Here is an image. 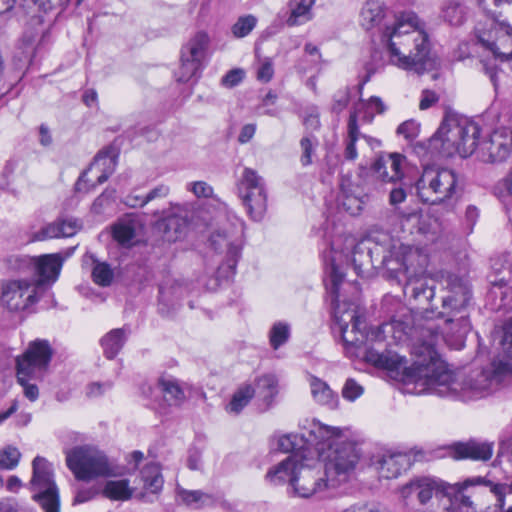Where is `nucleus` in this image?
<instances>
[{
  "label": "nucleus",
  "mask_w": 512,
  "mask_h": 512,
  "mask_svg": "<svg viewBox=\"0 0 512 512\" xmlns=\"http://www.w3.org/2000/svg\"><path fill=\"white\" fill-rule=\"evenodd\" d=\"M427 329L431 332V340L414 348L413 364L406 370L407 382L422 385L426 391L440 397L468 402L491 395L512 375V364L497 358L488 368L470 374L462 382L456 381L435 349L438 338L436 325L430 323Z\"/></svg>",
  "instance_id": "obj_1"
},
{
  "label": "nucleus",
  "mask_w": 512,
  "mask_h": 512,
  "mask_svg": "<svg viewBox=\"0 0 512 512\" xmlns=\"http://www.w3.org/2000/svg\"><path fill=\"white\" fill-rule=\"evenodd\" d=\"M360 24L367 31L378 29L380 42L393 65L418 74L427 70L429 36L425 23L416 13L404 11L388 20L381 0H368L361 10Z\"/></svg>",
  "instance_id": "obj_2"
},
{
  "label": "nucleus",
  "mask_w": 512,
  "mask_h": 512,
  "mask_svg": "<svg viewBox=\"0 0 512 512\" xmlns=\"http://www.w3.org/2000/svg\"><path fill=\"white\" fill-rule=\"evenodd\" d=\"M472 310V291L469 282L459 276L449 275L446 280L441 310L435 314L433 310H425L416 323L417 340L413 344L412 353L416 346L431 340V332L427 329L430 323L437 327L438 338L448 346L460 350L464 347L465 339L471 331L470 312Z\"/></svg>",
  "instance_id": "obj_3"
},
{
  "label": "nucleus",
  "mask_w": 512,
  "mask_h": 512,
  "mask_svg": "<svg viewBox=\"0 0 512 512\" xmlns=\"http://www.w3.org/2000/svg\"><path fill=\"white\" fill-rule=\"evenodd\" d=\"M327 273L328 278L325 280V285L332 297L333 329L339 331L347 352L356 356L362 355L368 363L385 369L394 374L395 377L407 382L408 375H406V370L410 366H407L405 357L390 350L379 352L374 348L365 347L368 333L366 332L364 319L357 315L354 309L341 305L339 300V286L344 279V274L340 268L332 262L327 268Z\"/></svg>",
  "instance_id": "obj_4"
},
{
  "label": "nucleus",
  "mask_w": 512,
  "mask_h": 512,
  "mask_svg": "<svg viewBox=\"0 0 512 512\" xmlns=\"http://www.w3.org/2000/svg\"><path fill=\"white\" fill-rule=\"evenodd\" d=\"M480 126L468 118H445L437 132L429 140V147L437 150L443 157L459 155L469 157L480 145Z\"/></svg>",
  "instance_id": "obj_5"
},
{
  "label": "nucleus",
  "mask_w": 512,
  "mask_h": 512,
  "mask_svg": "<svg viewBox=\"0 0 512 512\" xmlns=\"http://www.w3.org/2000/svg\"><path fill=\"white\" fill-rule=\"evenodd\" d=\"M457 485L431 476H419L411 479L400 489V495L407 505L418 507L416 512H450L452 495L458 492Z\"/></svg>",
  "instance_id": "obj_6"
},
{
  "label": "nucleus",
  "mask_w": 512,
  "mask_h": 512,
  "mask_svg": "<svg viewBox=\"0 0 512 512\" xmlns=\"http://www.w3.org/2000/svg\"><path fill=\"white\" fill-rule=\"evenodd\" d=\"M390 260L383 255L380 265L386 266L396 273L400 283H403V292L406 297L420 303H429L435 296V281L425 276V258L416 250L406 253L398 268L389 266Z\"/></svg>",
  "instance_id": "obj_7"
},
{
  "label": "nucleus",
  "mask_w": 512,
  "mask_h": 512,
  "mask_svg": "<svg viewBox=\"0 0 512 512\" xmlns=\"http://www.w3.org/2000/svg\"><path fill=\"white\" fill-rule=\"evenodd\" d=\"M52 348L48 341L37 339L29 343L24 354L17 358V379L23 393L30 401L39 396V389L32 381H41L52 358Z\"/></svg>",
  "instance_id": "obj_8"
},
{
  "label": "nucleus",
  "mask_w": 512,
  "mask_h": 512,
  "mask_svg": "<svg viewBox=\"0 0 512 512\" xmlns=\"http://www.w3.org/2000/svg\"><path fill=\"white\" fill-rule=\"evenodd\" d=\"M459 189V177L454 170L424 167L416 181V192L423 203L436 205L452 199Z\"/></svg>",
  "instance_id": "obj_9"
},
{
  "label": "nucleus",
  "mask_w": 512,
  "mask_h": 512,
  "mask_svg": "<svg viewBox=\"0 0 512 512\" xmlns=\"http://www.w3.org/2000/svg\"><path fill=\"white\" fill-rule=\"evenodd\" d=\"M512 28L500 21L495 13L487 15V20L479 21L475 26L477 43L492 53L495 60H512Z\"/></svg>",
  "instance_id": "obj_10"
},
{
  "label": "nucleus",
  "mask_w": 512,
  "mask_h": 512,
  "mask_svg": "<svg viewBox=\"0 0 512 512\" xmlns=\"http://www.w3.org/2000/svg\"><path fill=\"white\" fill-rule=\"evenodd\" d=\"M66 464L75 478L90 481L98 477L114 476V467L106 455L92 446H77L67 450Z\"/></svg>",
  "instance_id": "obj_11"
},
{
  "label": "nucleus",
  "mask_w": 512,
  "mask_h": 512,
  "mask_svg": "<svg viewBox=\"0 0 512 512\" xmlns=\"http://www.w3.org/2000/svg\"><path fill=\"white\" fill-rule=\"evenodd\" d=\"M32 469L30 487L33 492V500L38 502L45 512H59V493L51 463L45 458L37 456L32 462Z\"/></svg>",
  "instance_id": "obj_12"
},
{
  "label": "nucleus",
  "mask_w": 512,
  "mask_h": 512,
  "mask_svg": "<svg viewBox=\"0 0 512 512\" xmlns=\"http://www.w3.org/2000/svg\"><path fill=\"white\" fill-rule=\"evenodd\" d=\"M39 283L28 279H10L0 283V306L10 312L31 311L39 301Z\"/></svg>",
  "instance_id": "obj_13"
},
{
  "label": "nucleus",
  "mask_w": 512,
  "mask_h": 512,
  "mask_svg": "<svg viewBox=\"0 0 512 512\" xmlns=\"http://www.w3.org/2000/svg\"><path fill=\"white\" fill-rule=\"evenodd\" d=\"M320 458L324 462V475L329 479V484L337 488L348 481L359 461V454L356 447L346 441Z\"/></svg>",
  "instance_id": "obj_14"
},
{
  "label": "nucleus",
  "mask_w": 512,
  "mask_h": 512,
  "mask_svg": "<svg viewBox=\"0 0 512 512\" xmlns=\"http://www.w3.org/2000/svg\"><path fill=\"white\" fill-rule=\"evenodd\" d=\"M303 432L306 434V447L308 454L315 450L319 457L332 451L335 447L345 443L343 431L337 427L324 425L321 422L305 420L302 425Z\"/></svg>",
  "instance_id": "obj_15"
},
{
  "label": "nucleus",
  "mask_w": 512,
  "mask_h": 512,
  "mask_svg": "<svg viewBox=\"0 0 512 512\" xmlns=\"http://www.w3.org/2000/svg\"><path fill=\"white\" fill-rule=\"evenodd\" d=\"M422 453L402 452L394 449L383 448L371 458V465L385 479H394L406 472Z\"/></svg>",
  "instance_id": "obj_16"
},
{
  "label": "nucleus",
  "mask_w": 512,
  "mask_h": 512,
  "mask_svg": "<svg viewBox=\"0 0 512 512\" xmlns=\"http://www.w3.org/2000/svg\"><path fill=\"white\" fill-rule=\"evenodd\" d=\"M512 152V130L507 127L495 129L488 139L481 141L476 158L483 163H501Z\"/></svg>",
  "instance_id": "obj_17"
},
{
  "label": "nucleus",
  "mask_w": 512,
  "mask_h": 512,
  "mask_svg": "<svg viewBox=\"0 0 512 512\" xmlns=\"http://www.w3.org/2000/svg\"><path fill=\"white\" fill-rule=\"evenodd\" d=\"M293 491L302 498H309L329 489H335L329 484V479L320 470L310 467L302 460L296 478L293 479Z\"/></svg>",
  "instance_id": "obj_18"
},
{
  "label": "nucleus",
  "mask_w": 512,
  "mask_h": 512,
  "mask_svg": "<svg viewBox=\"0 0 512 512\" xmlns=\"http://www.w3.org/2000/svg\"><path fill=\"white\" fill-rule=\"evenodd\" d=\"M115 168L116 160L114 156L107 152L98 153L90 167L78 179L75 186L76 190L78 192H89L97 184L104 183L115 171Z\"/></svg>",
  "instance_id": "obj_19"
},
{
  "label": "nucleus",
  "mask_w": 512,
  "mask_h": 512,
  "mask_svg": "<svg viewBox=\"0 0 512 512\" xmlns=\"http://www.w3.org/2000/svg\"><path fill=\"white\" fill-rule=\"evenodd\" d=\"M493 443L475 439L466 442H457L451 445V455L454 459H471L487 461L493 454Z\"/></svg>",
  "instance_id": "obj_20"
},
{
  "label": "nucleus",
  "mask_w": 512,
  "mask_h": 512,
  "mask_svg": "<svg viewBox=\"0 0 512 512\" xmlns=\"http://www.w3.org/2000/svg\"><path fill=\"white\" fill-rule=\"evenodd\" d=\"M364 199V190L360 185L351 182L349 179L341 181L337 202L344 211L350 215L359 214L365 204Z\"/></svg>",
  "instance_id": "obj_21"
},
{
  "label": "nucleus",
  "mask_w": 512,
  "mask_h": 512,
  "mask_svg": "<svg viewBox=\"0 0 512 512\" xmlns=\"http://www.w3.org/2000/svg\"><path fill=\"white\" fill-rule=\"evenodd\" d=\"M62 263L63 258L59 253L34 257L33 271L37 274L38 279L31 281L39 283V290L41 291L44 283H53L57 280L62 268Z\"/></svg>",
  "instance_id": "obj_22"
},
{
  "label": "nucleus",
  "mask_w": 512,
  "mask_h": 512,
  "mask_svg": "<svg viewBox=\"0 0 512 512\" xmlns=\"http://www.w3.org/2000/svg\"><path fill=\"white\" fill-rule=\"evenodd\" d=\"M403 156L398 153L381 156L375 160L372 170L376 177L383 182H395L402 178L401 169Z\"/></svg>",
  "instance_id": "obj_23"
},
{
  "label": "nucleus",
  "mask_w": 512,
  "mask_h": 512,
  "mask_svg": "<svg viewBox=\"0 0 512 512\" xmlns=\"http://www.w3.org/2000/svg\"><path fill=\"white\" fill-rule=\"evenodd\" d=\"M301 463L302 459H298L297 454L290 455L268 471L266 480L275 485L289 482L293 487V479L296 478Z\"/></svg>",
  "instance_id": "obj_24"
},
{
  "label": "nucleus",
  "mask_w": 512,
  "mask_h": 512,
  "mask_svg": "<svg viewBox=\"0 0 512 512\" xmlns=\"http://www.w3.org/2000/svg\"><path fill=\"white\" fill-rule=\"evenodd\" d=\"M279 382L275 375L267 374L258 378V412H266L276 404Z\"/></svg>",
  "instance_id": "obj_25"
},
{
  "label": "nucleus",
  "mask_w": 512,
  "mask_h": 512,
  "mask_svg": "<svg viewBox=\"0 0 512 512\" xmlns=\"http://www.w3.org/2000/svg\"><path fill=\"white\" fill-rule=\"evenodd\" d=\"M276 448L284 453H292L291 455L298 456V459L307 460L308 451L306 447V434L288 433L272 438V443Z\"/></svg>",
  "instance_id": "obj_26"
},
{
  "label": "nucleus",
  "mask_w": 512,
  "mask_h": 512,
  "mask_svg": "<svg viewBox=\"0 0 512 512\" xmlns=\"http://www.w3.org/2000/svg\"><path fill=\"white\" fill-rule=\"evenodd\" d=\"M142 230L141 222L132 216L120 219L112 228L115 241L123 246H131L135 243L137 235Z\"/></svg>",
  "instance_id": "obj_27"
},
{
  "label": "nucleus",
  "mask_w": 512,
  "mask_h": 512,
  "mask_svg": "<svg viewBox=\"0 0 512 512\" xmlns=\"http://www.w3.org/2000/svg\"><path fill=\"white\" fill-rule=\"evenodd\" d=\"M308 382L312 398L316 403L327 406L330 409L338 407V394L335 393L324 380L314 375H309Z\"/></svg>",
  "instance_id": "obj_28"
},
{
  "label": "nucleus",
  "mask_w": 512,
  "mask_h": 512,
  "mask_svg": "<svg viewBox=\"0 0 512 512\" xmlns=\"http://www.w3.org/2000/svg\"><path fill=\"white\" fill-rule=\"evenodd\" d=\"M187 226L186 216L178 213H172L158 222V229L168 242H175L184 237Z\"/></svg>",
  "instance_id": "obj_29"
},
{
  "label": "nucleus",
  "mask_w": 512,
  "mask_h": 512,
  "mask_svg": "<svg viewBox=\"0 0 512 512\" xmlns=\"http://www.w3.org/2000/svg\"><path fill=\"white\" fill-rule=\"evenodd\" d=\"M78 229L76 220H59L44 226L34 236V241H44L58 237H71Z\"/></svg>",
  "instance_id": "obj_30"
},
{
  "label": "nucleus",
  "mask_w": 512,
  "mask_h": 512,
  "mask_svg": "<svg viewBox=\"0 0 512 512\" xmlns=\"http://www.w3.org/2000/svg\"><path fill=\"white\" fill-rule=\"evenodd\" d=\"M385 109L383 101L379 97L373 96L368 101L360 99L354 105L350 117L356 116V124H358V121L371 123L375 115L383 113Z\"/></svg>",
  "instance_id": "obj_31"
},
{
  "label": "nucleus",
  "mask_w": 512,
  "mask_h": 512,
  "mask_svg": "<svg viewBox=\"0 0 512 512\" xmlns=\"http://www.w3.org/2000/svg\"><path fill=\"white\" fill-rule=\"evenodd\" d=\"M210 43L206 32L199 31L193 35L181 49V55L202 63Z\"/></svg>",
  "instance_id": "obj_32"
},
{
  "label": "nucleus",
  "mask_w": 512,
  "mask_h": 512,
  "mask_svg": "<svg viewBox=\"0 0 512 512\" xmlns=\"http://www.w3.org/2000/svg\"><path fill=\"white\" fill-rule=\"evenodd\" d=\"M315 0H290L288 2L289 16L286 20L288 26H297L310 21L313 17L312 7Z\"/></svg>",
  "instance_id": "obj_33"
},
{
  "label": "nucleus",
  "mask_w": 512,
  "mask_h": 512,
  "mask_svg": "<svg viewBox=\"0 0 512 512\" xmlns=\"http://www.w3.org/2000/svg\"><path fill=\"white\" fill-rule=\"evenodd\" d=\"M256 187V174L250 168H245L240 178L237 188L239 197L242 200L244 207L247 212L253 215L252 197L254 195V189Z\"/></svg>",
  "instance_id": "obj_34"
},
{
  "label": "nucleus",
  "mask_w": 512,
  "mask_h": 512,
  "mask_svg": "<svg viewBox=\"0 0 512 512\" xmlns=\"http://www.w3.org/2000/svg\"><path fill=\"white\" fill-rule=\"evenodd\" d=\"M497 264V261H494V263L492 264V268L496 274L502 273L503 276H501L500 278H495L494 280L491 281V283L493 284L494 287H499L501 289V304L499 307L504 310H512V287L507 286V283L511 277V265L508 263L504 267V270L500 271L496 267Z\"/></svg>",
  "instance_id": "obj_35"
},
{
  "label": "nucleus",
  "mask_w": 512,
  "mask_h": 512,
  "mask_svg": "<svg viewBox=\"0 0 512 512\" xmlns=\"http://www.w3.org/2000/svg\"><path fill=\"white\" fill-rule=\"evenodd\" d=\"M407 328L408 325L404 322L392 319L390 322L383 323L377 327L376 331L372 332V336H374L376 341H384L391 334L395 341H400L407 334Z\"/></svg>",
  "instance_id": "obj_36"
},
{
  "label": "nucleus",
  "mask_w": 512,
  "mask_h": 512,
  "mask_svg": "<svg viewBox=\"0 0 512 512\" xmlns=\"http://www.w3.org/2000/svg\"><path fill=\"white\" fill-rule=\"evenodd\" d=\"M255 394L251 384L240 386L232 396L231 401L226 405V411L229 414L237 415L250 402Z\"/></svg>",
  "instance_id": "obj_37"
},
{
  "label": "nucleus",
  "mask_w": 512,
  "mask_h": 512,
  "mask_svg": "<svg viewBox=\"0 0 512 512\" xmlns=\"http://www.w3.org/2000/svg\"><path fill=\"white\" fill-rule=\"evenodd\" d=\"M141 479L143 487L152 493H157L162 489L163 478L157 463L152 462L145 465L141 470Z\"/></svg>",
  "instance_id": "obj_38"
},
{
  "label": "nucleus",
  "mask_w": 512,
  "mask_h": 512,
  "mask_svg": "<svg viewBox=\"0 0 512 512\" xmlns=\"http://www.w3.org/2000/svg\"><path fill=\"white\" fill-rule=\"evenodd\" d=\"M466 7L455 0H449L441 9L442 18L450 25L459 26L466 20Z\"/></svg>",
  "instance_id": "obj_39"
},
{
  "label": "nucleus",
  "mask_w": 512,
  "mask_h": 512,
  "mask_svg": "<svg viewBox=\"0 0 512 512\" xmlns=\"http://www.w3.org/2000/svg\"><path fill=\"white\" fill-rule=\"evenodd\" d=\"M126 339L124 329H114L107 333L101 340L104 353L107 358H114L122 348Z\"/></svg>",
  "instance_id": "obj_40"
},
{
  "label": "nucleus",
  "mask_w": 512,
  "mask_h": 512,
  "mask_svg": "<svg viewBox=\"0 0 512 512\" xmlns=\"http://www.w3.org/2000/svg\"><path fill=\"white\" fill-rule=\"evenodd\" d=\"M362 137L366 140H370L366 135H362L359 131L358 124H356V116L349 117L348 121V140L344 151V158L348 161H354L357 156L356 142Z\"/></svg>",
  "instance_id": "obj_41"
},
{
  "label": "nucleus",
  "mask_w": 512,
  "mask_h": 512,
  "mask_svg": "<svg viewBox=\"0 0 512 512\" xmlns=\"http://www.w3.org/2000/svg\"><path fill=\"white\" fill-rule=\"evenodd\" d=\"M105 497L112 500H127L132 495L127 480L108 481L103 489Z\"/></svg>",
  "instance_id": "obj_42"
},
{
  "label": "nucleus",
  "mask_w": 512,
  "mask_h": 512,
  "mask_svg": "<svg viewBox=\"0 0 512 512\" xmlns=\"http://www.w3.org/2000/svg\"><path fill=\"white\" fill-rule=\"evenodd\" d=\"M369 244H371L369 241L367 243L361 242L357 245H355L353 249V257H352V264L353 268L357 275H361L362 273V266L364 265V261L362 259H358L356 256L357 254H363L364 251H366V258H368V261L371 265H375V260L373 259V254L379 253V250L382 249L381 246H378L374 244V247H371Z\"/></svg>",
  "instance_id": "obj_43"
},
{
  "label": "nucleus",
  "mask_w": 512,
  "mask_h": 512,
  "mask_svg": "<svg viewBox=\"0 0 512 512\" xmlns=\"http://www.w3.org/2000/svg\"><path fill=\"white\" fill-rule=\"evenodd\" d=\"M158 386L172 404H179L185 399L184 391L175 379H160Z\"/></svg>",
  "instance_id": "obj_44"
},
{
  "label": "nucleus",
  "mask_w": 512,
  "mask_h": 512,
  "mask_svg": "<svg viewBox=\"0 0 512 512\" xmlns=\"http://www.w3.org/2000/svg\"><path fill=\"white\" fill-rule=\"evenodd\" d=\"M202 63L185 56L180 57V65L175 71V77L178 82H188L200 71Z\"/></svg>",
  "instance_id": "obj_45"
},
{
  "label": "nucleus",
  "mask_w": 512,
  "mask_h": 512,
  "mask_svg": "<svg viewBox=\"0 0 512 512\" xmlns=\"http://www.w3.org/2000/svg\"><path fill=\"white\" fill-rule=\"evenodd\" d=\"M202 63L185 56L180 57V65L175 71V77L178 82H188L200 71Z\"/></svg>",
  "instance_id": "obj_46"
},
{
  "label": "nucleus",
  "mask_w": 512,
  "mask_h": 512,
  "mask_svg": "<svg viewBox=\"0 0 512 512\" xmlns=\"http://www.w3.org/2000/svg\"><path fill=\"white\" fill-rule=\"evenodd\" d=\"M290 338V326L285 322H276L270 329L269 342L274 350L284 345Z\"/></svg>",
  "instance_id": "obj_47"
},
{
  "label": "nucleus",
  "mask_w": 512,
  "mask_h": 512,
  "mask_svg": "<svg viewBox=\"0 0 512 512\" xmlns=\"http://www.w3.org/2000/svg\"><path fill=\"white\" fill-rule=\"evenodd\" d=\"M178 496L184 503L194 507H200L212 502V497L200 490L180 489Z\"/></svg>",
  "instance_id": "obj_48"
},
{
  "label": "nucleus",
  "mask_w": 512,
  "mask_h": 512,
  "mask_svg": "<svg viewBox=\"0 0 512 512\" xmlns=\"http://www.w3.org/2000/svg\"><path fill=\"white\" fill-rule=\"evenodd\" d=\"M7 267L16 272H27L33 270L34 257L28 255L14 254L6 259Z\"/></svg>",
  "instance_id": "obj_49"
},
{
  "label": "nucleus",
  "mask_w": 512,
  "mask_h": 512,
  "mask_svg": "<svg viewBox=\"0 0 512 512\" xmlns=\"http://www.w3.org/2000/svg\"><path fill=\"white\" fill-rule=\"evenodd\" d=\"M300 146L302 150L300 157L301 164L303 166L312 164V156L314 155L315 149L318 146L317 138L313 135L305 136L301 139Z\"/></svg>",
  "instance_id": "obj_50"
},
{
  "label": "nucleus",
  "mask_w": 512,
  "mask_h": 512,
  "mask_svg": "<svg viewBox=\"0 0 512 512\" xmlns=\"http://www.w3.org/2000/svg\"><path fill=\"white\" fill-rule=\"evenodd\" d=\"M92 277L96 284L100 286H108L112 282L113 271L108 264L97 263L93 268Z\"/></svg>",
  "instance_id": "obj_51"
},
{
  "label": "nucleus",
  "mask_w": 512,
  "mask_h": 512,
  "mask_svg": "<svg viewBox=\"0 0 512 512\" xmlns=\"http://www.w3.org/2000/svg\"><path fill=\"white\" fill-rule=\"evenodd\" d=\"M21 453L15 447L8 446L0 450V468L13 469L17 466Z\"/></svg>",
  "instance_id": "obj_52"
},
{
  "label": "nucleus",
  "mask_w": 512,
  "mask_h": 512,
  "mask_svg": "<svg viewBox=\"0 0 512 512\" xmlns=\"http://www.w3.org/2000/svg\"><path fill=\"white\" fill-rule=\"evenodd\" d=\"M255 26V18L253 16L240 17L232 26V33L237 38L247 36Z\"/></svg>",
  "instance_id": "obj_53"
},
{
  "label": "nucleus",
  "mask_w": 512,
  "mask_h": 512,
  "mask_svg": "<svg viewBox=\"0 0 512 512\" xmlns=\"http://www.w3.org/2000/svg\"><path fill=\"white\" fill-rule=\"evenodd\" d=\"M364 393V388L353 378H348L342 388L344 399L353 402Z\"/></svg>",
  "instance_id": "obj_54"
},
{
  "label": "nucleus",
  "mask_w": 512,
  "mask_h": 512,
  "mask_svg": "<svg viewBox=\"0 0 512 512\" xmlns=\"http://www.w3.org/2000/svg\"><path fill=\"white\" fill-rule=\"evenodd\" d=\"M420 131V124L415 120H407L400 124L397 128V134L403 136L407 140L415 139Z\"/></svg>",
  "instance_id": "obj_55"
},
{
  "label": "nucleus",
  "mask_w": 512,
  "mask_h": 512,
  "mask_svg": "<svg viewBox=\"0 0 512 512\" xmlns=\"http://www.w3.org/2000/svg\"><path fill=\"white\" fill-rule=\"evenodd\" d=\"M277 100V94L273 91H268L263 97L260 104H258V110L263 109V113L274 116L279 113V109L275 106Z\"/></svg>",
  "instance_id": "obj_56"
},
{
  "label": "nucleus",
  "mask_w": 512,
  "mask_h": 512,
  "mask_svg": "<svg viewBox=\"0 0 512 512\" xmlns=\"http://www.w3.org/2000/svg\"><path fill=\"white\" fill-rule=\"evenodd\" d=\"M187 190L191 191L197 198H209L213 196V188L205 181H195L187 185Z\"/></svg>",
  "instance_id": "obj_57"
},
{
  "label": "nucleus",
  "mask_w": 512,
  "mask_h": 512,
  "mask_svg": "<svg viewBox=\"0 0 512 512\" xmlns=\"http://www.w3.org/2000/svg\"><path fill=\"white\" fill-rule=\"evenodd\" d=\"M485 486L490 487L491 492L496 496V506L503 509L505 506V496L509 492V485L493 483L492 481H485Z\"/></svg>",
  "instance_id": "obj_58"
},
{
  "label": "nucleus",
  "mask_w": 512,
  "mask_h": 512,
  "mask_svg": "<svg viewBox=\"0 0 512 512\" xmlns=\"http://www.w3.org/2000/svg\"><path fill=\"white\" fill-rule=\"evenodd\" d=\"M350 96L351 89L349 87H346L345 89L338 91L334 96V102L332 106L333 111L337 113L343 111L349 103Z\"/></svg>",
  "instance_id": "obj_59"
},
{
  "label": "nucleus",
  "mask_w": 512,
  "mask_h": 512,
  "mask_svg": "<svg viewBox=\"0 0 512 512\" xmlns=\"http://www.w3.org/2000/svg\"><path fill=\"white\" fill-rule=\"evenodd\" d=\"M211 245L214 247L215 250L220 249L223 245L228 247V253L235 257L239 253V248L235 245H232L227 242L225 235H222L220 233L213 234L210 238Z\"/></svg>",
  "instance_id": "obj_60"
},
{
  "label": "nucleus",
  "mask_w": 512,
  "mask_h": 512,
  "mask_svg": "<svg viewBox=\"0 0 512 512\" xmlns=\"http://www.w3.org/2000/svg\"><path fill=\"white\" fill-rule=\"evenodd\" d=\"M244 71L242 69H232L222 78L221 83L227 88H232L238 85L244 78Z\"/></svg>",
  "instance_id": "obj_61"
},
{
  "label": "nucleus",
  "mask_w": 512,
  "mask_h": 512,
  "mask_svg": "<svg viewBox=\"0 0 512 512\" xmlns=\"http://www.w3.org/2000/svg\"><path fill=\"white\" fill-rule=\"evenodd\" d=\"M274 75V65L270 58H265L258 66V80L269 82Z\"/></svg>",
  "instance_id": "obj_62"
},
{
  "label": "nucleus",
  "mask_w": 512,
  "mask_h": 512,
  "mask_svg": "<svg viewBox=\"0 0 512 512\" xmlns=\"http://www.w3.org/2000/svg\"><path fill=\"white\" fill-rule=\"evenodd\" d=\"M169 191L170 189L167 185H158L157 187L152 189L143 199H141L139 205L144 206L151 200L166 197L169 194Z\"/></svg>",
  "instance_id": "obj_63"
},
{
  "label": "nucleus",
  "mask_w": 512,
  "mask_h": 512,
  "mask_svg": "<svg viewBox=\"0 0 512 512\" xmlns=\"http://www.w3.org/2000/svg\"><path fill=\"white\" fill-rule=\"evenodd\" d=\"M502 346L504 356L506 358L512 359V318L506 325Z\"/></svg>",
  "instance_id": "obj_64"
}]
</instances>
